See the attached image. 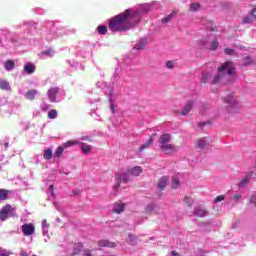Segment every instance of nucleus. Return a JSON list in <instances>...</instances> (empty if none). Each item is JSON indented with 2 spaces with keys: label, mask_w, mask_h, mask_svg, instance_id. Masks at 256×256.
Wrapping results in <instances>:
<instances>
[{
  "label": "nucleus",
  "mask_w": 256,
  "mask_h": 256,
  "mask_svg": "<svg viewBox=\"0 0 256 256\" xmlns=\"http://www.w3.org/2000/svg\"><path fill=\"white\" fill-rule=\"evenodd\" d=\"M63 151H65L63 146L58 147L57 150L54 152L53 157L55 159H59L63 155Z\"/></svg>",
  "instance_id": "obj_26"
},
{
  "label": "nucleus",
  "mask_w": 256,
  "mask_h": 256,
  "mask_svg": "<svg viewBox=\"0 0 256 256\" xmlns=\"http://www.w3.org/2000/svg\"><path fill=\"white\" fill-rule=\"evenodd\" d=\"M53 49L52 48H49L48 50H46V51H42L41 53H40V56L41 57H45V55L47 56V57H53Z\"/></svg>",
  "instance_id": "obj_32"
},
{
  "label": "nucleus",
  "mask_w": 256,
  "mask_h": 256,
  "mask_svg": "<svg viewBox=\"0 0 256 256\" xmlns=\"http://www.w3.org/2000/svg\"><path fill=\"white\" fill-rule=\"evenodd\" d=\"M158 145L165 155L177 153V146L171 144V134H163L158 140Z\"/></svg>",
  "instance_id": "obj_3"
},
{
  "label": "nucleus",
  "mask_w": 256,
  "mask_h": 256,
  "mask_svg": "<svg viewBox=\"0 0 256 256\" xmlns=\"http://www.w3.org/2000/svg\"><path fill=\"white\" fill-rule=\"evenodd\" d=\"M193 214L196 217H206L207 216V210L198 206L194 209Z\"/></svg>",
  "instance_id": "obj_11"
},
{
  "label": "nucleus",
  "mask_w": 256,
  "mask_h": 256,
  "mask_svg": "<svg viewBox=\"0 0 256 256\" xmlns=\"http://www.w3.org/2000/svg\"><path fill=\"white\" fill-rule=\"evenodd\" d=\"M141 173H143V169L140 166H135L130 170V174H132L134 177H139Z\"/></svg>",
  "instance_id": "obj_18"
},
{
  "label": "nucleus",
  "mask_w": 256,
  "mask_h": 256,
  "mask_svg": "<svg viewBox=\"0 0 256 256\" xmlns=\"http://www.w3.org/2000/svg\"><path fill=\"white\" fill-rule=\"evenodd\" d=\"M199 127H205V122L200 123Z\"/></svg>",
  "instance_id": "obj_52"
},
{
  "label": "nucleus",
  "mask_w": 256,
  "mask_h": 256,
  "mask_svg": "<svg viewBox=\"0 0 256 256\" xmlns=\"http://www.w3.org/2000/svg\"><path fill=\"white\" fill-rule=\"evenodd\" d=\"M181 181L177 177H172V189H178Z\"/></svg>",
  "instance_id": "obj_30"
},
{
  "label": "nucleus",
  "mask_w": 256,
  "mask_h": 256,
  "mask_svg": "<svg viewBox=\"0 0 256 256\" xmlns=\"http://www.w3.org/2000/svg\"><path fill=\"white\" fill-rule=\"evenodd\" d=\"M205 145H207V140L200 139V140H198L196 148L197 149H203V147H205Z\"/></svg>",
  "instance_id": "obj_35"
},
{
  "label": "nucleus",
  "mask_w": 256,
  "mask_h": 256,
  "mask_svg": "<svg viewBox=\"0 0 256 256\" xmlns=\"http://www.w3.org/2000/svg\"><path fill=\"white\" fill-rule=\"evenodd\" d=\"M112 211H113V213H116L117 215H121V213H123V211H125V204L115 203Z\"/></svg>",
  "instance_id": "obj_10"
},
{
  "label": "nucleus",
  "mask_w": 256,
  "mask_h": 256,
  "mask_svg": "<svg viewBox=\"0 0 256 256\" xmlns=\"http://www.w3.org/2000/svg\"><path fill=\"white\" fill-rule=\"evenodd\" d=\"M35 95H37V90H28L25 96L29 101H33L35 99Z\"/></svg>",
  "instance_id": "obj_21"
},
{
  "label": "nucleus",
  "mask_w": 256,
  "mask_h": 256,
  "mask_svg": "<svg viewBox=\"0 0 256 256\" xmlns=\"http://www.w3.org/2000/svg\"><path fill=\"white\" fill-rule=\"evenodd\" d=\"M73 145H79L78 141L75 140H69L61 145L62 148L67 149L69 147H73Z\"/></svg>",
  "instance_id": "obj_22"
},
{
  "label": "nucleus",
  "mask_w": 256,
  "mask_h": 256,
  "mask_svg": "<svg viewBox=\"0 0 256 256\" xmlns=\"http://www.w3.org/2000/svg\"><path fill=\"white\" fill-rule=\"evenodd\" d=\"M24 71H26L28 75H32V73H35V64L33 63L26 64L24 66Z\"/></svg>",
  "instance_id": "obj_16"
},
{
  "label": "nucleus",
  "mask_w": 256,
  "mask_h": 256,
  "mask_svg": "<svg viewBox=\"0 0 256 256\" xmlns=\"http://www.w3.org/2000/svg\"><path fill=\"white\" fill-rule=\"evenodd\" d=\"M253 63H255V59H253L251 56H245L242 59V65L244 67H249V65H253Z\"/></svg>",
  "instance_id": "obj_13"
},
{
  "label": "nucleus",
  "mask_w": 256,
  "mask_h": 256,
  "mask_svg": "<svg viewBox=\"0 0 256 256\" xmlns=\"http://www.w3.org/2000/svg\"><path fill=\"white\" fill-rule=\"evenodd\" d=\"M206 82H207V76H204L203 83H206Z\"/></svg>",
  "instance_id": "obj_53"
},
{
  "label": "nucleus",
  "mask_w": 256,
  "mask_h": 256,
  "mask_svg": "<svg viewBox=\"0 0 256 256\" xmlns=\"http://www.w3.org/2000/svg\"><path fill=\"white\" fill-rule=\"evenodd\" d=\"M73 194H74V195H79V191L73 190Z\"/></svg>",
  "instance_id": "obj_51"
},
{
  "label": "nucleus",
  "mask_w": 256,
  "mask_h": 256,
  "mask_svg": "<svg viewBox=\"0 0 256 256\" xmlns=\"http://www.w3.org/2000/svg\"><path fill=\"white\" fill-rule=\"evenodd\" d=\"M131 181V178L129 177V174L127 173H122L117 176L116 178V188L119 189L121 187V183H129Z\"/></svg>",
  "instance_id": "obj_6"
},
{
  "label": "nucleus",
  "mask_w": 256,
  "mask_h": 256,
  "mask_svg": "<svg viewBox=\"0 0 256 256\" xmlns=\"http://www.w3.org/2000/svg\"><path fill=\"white\" fill-rule=\"evenodd\" d=\"M251 7H253V9L251 10L250 14L253 17V19H255L256 21V6L252 5Z\"/></svg>",
  "instance_id": "obj_40"
},
{
  "label": "nucleus",
  "mask_w": 256,
  "mask_h": 256,
  "mask_svg": "<svg viewBox=\"0 0 256 256\" xmlns=\"http://www.w3.org/2000/svg\"><path fill=\"white\" fill-rule=\"evenodd\" d=\"M48 119H57V110L52 109L48 112Z\"/></svg>",
  "instance_id": "obj_36"
},
{
  "label": "nucleus",
  "mask_w": 256,
  "mask_h": 256,
  "mask_svg": "<svg viewBox=\"0 0 256 256\" xmlns=\"http://www.w3.org/2000/svg\"><path fill=\"white\" fill-rule=\"evenodd\" d=\"M175 15H177V11L173 10L171 14L162 19V23H169V21H171Z\"/></svg>",
  "instance_id": "obj_27"
},
{
  "label": "nucleus",
  "mask_w": 256,
  "mask_h": 256,
  "mask_svg": "<svg viewBox=\"0 0 256 256\" xmlns=\"http://www.w3.org/2000/svg\"><path fill=\"white\" fill-rule=\"evenodd\" d=\"M221 201H225V196L219 195L215 198L214 203H221Z\"/></svg>",
  "instance_id": "obj_39"
},
{
  "label": "nucleus",
  "mask_w": 256,
  "mask_h": 256,
  "mask_svg": "<svg viewBox=\"0 0 256 256\" xmlns=\"http://www.w3.org/2000/svg\"><path fill=\"white\" fill-rule=\"evenodd\" d=\"M0 89L3 91H9V89H11V85H9V82L5 80H0Z\"/></svg>",
  "instance_id": "obj_25"
},
{
  "label": "nucleus",
  "mask_w": 256,
  "mask_h": 256,
  "mask_svg": "<svg viewBox=\"0 0 256 256\" xmlns=\"http://www.w3.org/2000/svg\"><path fill=\"white\" fill-rule=\"evenodd\" d=\"M11 205L7 204L0 211V221H7L9 219V214L11 213Z\"/></svg>",
  "instance_id": "obj_7"
},
{
  "label": "nucleus",
  "mask_w": 256,
  "mask_h": 256,
  "mask_svg": "<svg viewBox=\"0 0 256 256\" xmlns=\"http://www.w3.org/2000/svg\"><path fill=\"white\" fill-rule=\"evenodd\" d=\"M0 256H9V252L0 251Z\"/></svg>",
  "instance_id": "obj_46"
},
{
  "label": "nucleus",
  "mask_w": 256,
  "mask_h": 256,
  "mask_svg": "<svg viewBox=\"0 0 256 256\" xmlns=\"http://www.w3.org/2000/svg\"><path fill=\"white\" fill-rule=\"evenodd\" d=\"M211 91H212V93H219V91L217 90V87H215V86L211 87Z\"/></svg>",
  "instance_id": "obj_45"
},
{
  "label": "nucleus",
  "mask_w": 256,
  "mask_h": 256,
  "mask_svg": "<svg viewBox=\"0 0 256 256\" xmlns=\"http://www.w3.org/2000/svg\"><path fill=\"white\" fill-rule=\"evenodd\" d=\"M110 110L112 111V113H115V104L113 103V101H110Z\"/></svg>",
  "instance_id": "obj_44"
},
{
  "label": "nucleus",
  "mask_w": 256,
  "mask_h": 256,
  "mask_svg": "<svg viewBox=\"0 0 256 256\" xmlns=\"http://www.w3.org/2000/svg\"><path fill=\"white\" fill-rule=\"evenodd\" d=\"M167 185H169V177L167 176H163L158 180L157 183V187L158 189H160L161 191H164L165 187H167Z\"/></svg>",
  "instance_id": "obj_9"
},
{
  "label": "nucleus",
  "mask_w": 256,
  "mask_h": 256,
  "mask_svg": "<svg viewBox=\"0 0 256 256\" xmlns=\"http://www.w3.org/2000/svg\"><path fill=\"white\" fill-rule=\"evenodd\" d=\"M57 93H59V88H50L47 92V95L51 101V103H55L57 101Z\"/></svg>",
  "instance_id": "obj_8"
},
{
  "label": "nucleus",
  "mask_w": 256,
  "mask_h": 256,
  "mask_svg": "<svg viewBox=\"0 0 256 256\" xmlns=\"http://www.w3.org/2000/svg\"><path fill=\"white\" fill-rule=\"evenodd\" d=\"M250 203H252V205H255L256 206V194L252 195L250 197Z\"/></svg>",
  "instance_id": "obj_42"
},
{
  "label": "nucleus",
  "mask_w": 256,
  "mask_h": 256,
  "mask_svg": "<svg viewBox=\"0 0 256 256\" xmlns=\"http://www.w3.org/2000/svg\"><path fill=\"white\" fill-rule=\"evenodd\" d=\"M49 227V223H47V220L42 221V229H47Z\"/></svg>",
  "instance_id": "obj_43"
},
{
  "label": "nucleus",
  "mask_w": 256,
  "mask_h": 256,
  "mask_svg": "<svg viewBox=\"0 0 256 256\" xmlns=\"http://www.w3.org/2000/svg\"><path fill=\"white\" fill-rule=\"evenodd\" d=\"M84 253L86 256H93V254H91V250H85Z\"/></svg>",
  "instance_id": "obj_47"
},
{
  "label": "nucleus",
  "mask_w": 256,
  "mask_h": 256,
  "mask_svg": "<svg viewBox=\"0 0 256 256\" xmlns=\"http://www.w3.org/2000/svg\"><path fill=\"white\" fill-rule=\"evenodd\" d=\"M98 247H109L113 249L114 247H116V244L107 240H100L98 241Z\"/></svg>",
  "instance_id": "obj_12"
},
{
  "label": "nucleus",
  "mask_w": 256,
  "mask_h": 256,
  "mask_svg": "<svg viewBox=\"0 0 256 256\" xmlns=\"http://www.w3.org/2000/svg\"><path fill=\"white\" fill-rule=\"evenodd\" d=\"M82 140H83V141H89V142L92 141V140H91L89 137H87V136H86V137H83Z\"/></svg>",
  "instance_id": "obj_50"
},
{
  "label": "nucleus",
  "mask_w": 256,
  "mask_h": 256,
  "mask_svg": "<svg viewBox=\"0 0 256 256\" xmlns=\"http://www.w3.org/2000/svg\"><path fill=\"white\" fill-rule=\"evenodd\" d=\"M218 72L219 74L216 75L212 81L213 85H217L225 75H227L229 79H233V75H235V64L231 61H226L218 67Z\"/></svg>",
  "instance_id": "obj_2"
},
{
  "label": "nucleus",
  "mask_w": 256,
  "mask_h": 256,
  "mask_svg": "<svg viewBox=\"0 0 256 256\" xmlns=\"http://www.w3.org/2000/svg\"><path fill=\"white\" fill-rule=\"evenodd\" d=\"M167 69H175V63L171 60L166 62Z\"/></svg>",
  "instance_id": "obj_38"
},
{
  "label": "nucleus",
  "mask_w": 256,
  "mask_h": 256,
  "mask_svg": "<svg viewBox=\"0 0 256 256\" xmlns=\"http://www.w3.org/2000/svg\"><path fill=\"white\" fill-rule=\"evenodd\" d=\"M193 109V101H189L187 105L182 109V115H189V112Z\"/></svg>",
  "instance_id": "obj_17"
},
{
  "label": "nucleus",
  "mask_w": 256,
  "mask_h": 256,
  "mask_svg": "<svg viewBox=\"0 0 256 256\" xmlns=\"http://www.w3.org/2000/svg\"><path fill=\"white\" fill-rule=\"evenodd\" d=\"M81 249H83V243L78 242V243L74 244L72 256L79 255L81 253Z\"/></svg>",
  "instance_id": "obj_15"
},
{
  "label": "nucleus",
  "mask_w": 256,
  "mask_h": 256,
  "mask_svg": "<svg viewBox=\"0 0 256 256\" xmlns=\"http://www.w3.org/2000/svg\"><path fill=\"white\" fill-rule=\"evenodd\" d=\"M201 7L200 3H192L190 4V11L195 12V11H199Z\"/></svg>",
  "instance_id": "obj_33"
},
{
  "label": "nucleus",
  "mask_w": 256,
  "mask_h": 256,
  "mask_svg": "<svg viewBox=\"0 0 256 256\" xmlns=\"http://www.w3.org/2000/svg\"><path fill=\"white\" fill-rule=\"evenodd\" d=\"M224 53L226 55H235L236 57L239 55L234 49L231 48H225Z\"/></svg>",
  "instance_id": "obj_34"
},
{
  "label": "nucleus",
  "mask_w": 256,
  "mask_h": 256,
  "mask_svg": "<svg viewBox=\"0 0 256 256\" xmlns=\"http://www.w3.org/2000/svg\"><path fill=\"white\" fill-rule=\"evenodd\" d=\"M184 203L191 209V207H193V198H191V196H185Z\"/></svg>",
  "instance_id": "obj_31"
},
{
  "label": "nucleus",
  "mask_w": 256,
  "mask_h": 256,
  "mask_svg": "<svg viewBox=\"0 0 256 256\" xmlns=\"http://www.w3.org/2000/svg\"><path fill=\"white\" fill-rule=\"evenodd\" d=\"M4 145H5V147H9V143H5Z\"/></svg>",
  "instance_id": "obj_55"
},
{
  "label": "nucleus",
  "mask_w": 256,
  "mask_h": 256,
  "mask_svg": "<svg viewBox=\"0 0 256 256\" xmlns=\"http://www.w3.org/2000/svg\"><path fill=\"white\" fill-rule=\"evenodd\" d=\"M43 157L46 161H51V159H53V150L51 149L45 150Z\"/></svg>",
  "instance_id": "obj_24"
},
{
  "label": "nucleus",
  "mask_w": 256,
  "mask_h": 256,
  "mask_svg": "<svg viewBox=\"0 0 256 256\" xmlns=\"http://www.w3.org/2000/svg\"><path fill=\"white\" fill-rule=\"evenodd\" d=\"M135 14L133 10L126 9L124 12L112 17L108 23V28L110 31L119 32V31H127L131 29V25L127 24L129 19H133Z\"/></svg>",
  "instance_id": "obj_1"
},
{
  "label": "nucleus",
  "mask_w": 256,
  "mask_h": 256,
  "mask_svg": "<svg viewBox=\"0 0 256 256\" xmlns=\"http://www.w3.org/2000/svg\"><path fill=\"white\" fill-rule=\"evenodd\" d=\"M9 199V190L0 189V201H7Z\"/></svg>",
  "instance_id": "obj_20"
},
{
  "label": "nucleus",
  "mask_w": 256,
  "mask_h": 256,
  "mask_svg": "<svg viewBox=\"0 0 256 256\" xmlns=\"http://www.w3.org/2000/svg\"><path fill=\"white\" fill-rule=\"evenodd\" d=\"M81 149L84 155H88V153H91V149H93V147L91 145L81 143Z\"/></svg>",
  "instance_id": "obj_23"
},
{
  "label": "nucleus",
  "mask_w": 256,
  "mask_h": 256,
  "mask_svg": "<svg viewBox=\"0 0 256 256\" xmlns=\"http://www.w3.org/2000/svg\"><path fill=\"white\" fill-rule=\"evenodd\" d=\"M210 31H215V27H211V28H210Z\"/></svg>",
  "instance_id": "obj_54"
},
{
  "label": "nucleus",
  "mask_w": 256,
  "mask_h": 256,
  "mask_svg": "<svg viewBox=\"0 0 256 256\" xmlns=\"http://www.w3.org/2000/svg\"><path fill=\"white\" fill-rule=\"evenodd\" d=\"M223 101L228 105H230L227 108V111L229 113H237L239 111V101L237 100V97H235L233 93L223 98Z\"/></svg>",
  "instance_id": "obj_4"
},
{
  "label": "nucleus",
  "mask_w": 256,
  "mask_h": 256,
  "mask_svg": "<svg viewBox=\"0 0 256 256\" xmlns=\"http://www.w3.org/2000/svg\"><path fill=\"white\" fill-rule=\"evenodd\" d=\"M53 189H55V187H54L53 185H50V186H49V191H50V193H51L52 195H53V193H54V192H53Z\"/></svg>",
  "instance_id": "obj_48"
},
{
  "label": "nucleus",
  "mask_w": 256,
  "mask_h": 256,
  "mask_svg": "<svg viewBox=\"0 0 256 256\" xmlns=\"http://www.w3.org/2000/svg\"><path fill=\"white\" fill-rule=\"evenodd\" d=\"M6 71H13L15 69V61L7 60L4 64Z\"/></svg>",
  "instance_id": "obj_19"
},
{
  "label": "nucleus",
  "mask_w": 256,
  "mask_h": 256,
  "mask_svg": "<svg viewBox=\"0 0 256 256\" xmlns=\"http://www.w3.org/2000/svg\"><path fill=\"white\" fill-rule=\"evenodd\" d=\"M243 23H253V19H251V16H246L244 19H243Z\"/></svg>",
  "instance_id": "obj_41"
},
{
  "label": "nucleus",
  "mask_w": 256,
  "mask_h": 256,
  "mask_svg": "<svg viewBox=\"0 0 256 256\" xmlns=\"http://www.w3.org/2000/svg\"><path fill=\"white\" fill-rule=\"evenodd\" d=\"M97 32L99 33V35H107V26L99 25L97 27Z\"/></svg>",
  "instance_id": "obj_28"
},
{
  "label": "nucleus",
  "mask_w": 256,
  "mask_h": 256,
  "mask_svg": "<svg viewBox=\"0 0 256 256\" xmlns=\"http://www.w3.org/2000/svg\"><path fill=\"white\" fill-rule=\"evenodd\" d=\"M153 141L154 138L153 136H150L148 141L146 143H144L140 148L139 151L142 153V151H145V149H149V147H151V145H153Z\"/></svg>",
  "instance_id": "obj_14"
},
{
  "label": "nucleus",
  "mask_w": 256,
  "mask_h": 256,
  "mask_svg": "<svg viewBox=\"0 0 256 256\" xmlns=\"http://www.w3.org/2000/svg\"><path fill=\"white\" fill-rule=\"evenodd\" d=\"M147 211H149V206L147 207Z\"/></svg>",
  "instance_id": "obj_56"
},
{
  "label": "nucleus",
  "mask_w": 256,
  "mask_h": 256,
  "mask_svg": "<svg viewBox=\"0 0 256 256\" xmlns=\"http://www.w3.org/2000/svg\"><path fill=\"white\" fill-rule=\"evenodd\" d=\"M219 47V41L217 39H215L212 43H211V49L212 51H215V49H217Z\"/></svg>",
  "instance_id": "obj_37"
},
{
  "label": "nucleus",
  "mask_w": 256,
  "mask_h": 256,
  "mask_svg": "<svg viewBox=\"0 0 256 256\" xmlns=\"http://www.w3.org/2000/svg\"><path fill=\"white\" fill-rule=\"evenodd\" d=\"M241 199V195H235L234 196V201H239Z\"/></svg>",
  "instance_id": "obj_49"
},
{
  "label": "nucleus",
  "mask_w": 256,
  "mask_h": 256,
  "mask_svg": "<svg viewBox=\"0 0 256 256\" xmlns=\"http://www.w3.org/2000/svg\"><path fill=\"white\" fill-rule=\"evenodd\" d=\"M22 233L24 237H30V235H35V224L25 223L22 225Z\"/></svg>",
  "instance_id": "obj_5"
},
{
  "label": "nucleus",
  "mask_w": 256,
  "mask_h": 256,
  "mask_svg": "<svg viewBox=\"0 0 256 256\" xmlns=\"http://www.w3.org/2000/svg\"><path fill=\"white\" fill-rule=\"evenodd\" d=\"M249 181H251V176H246L244 179H242L240 181V183L238 184V187H245L247 185V183H249Z\"/></svg>",
  "instance_id": "obj_29"
}]
</instances>
